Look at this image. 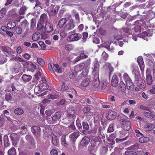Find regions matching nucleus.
<instances>
[{"instance_id":"obj_6","label":"nucleus","mask_w":155,"mask_h":155,"mask_svg":"<svg viewBox=\"0 0 155 155\" xmlns=\"http://www.w3.org/2000/svg\"><path fill=\"white\" fill-rule=\"evenodd\" d=\"M82 37V35L81 34L74 33L68 36L67 38V40L69 42L76 41L81 39Z\"/></svg>"},{"instance_id":"obj_42","label":"nucleus","mask_w":155,"mask_h":155,"mask_svg":"<svg viewBox=\"0 0 155 155\" xmlns=\"http://www.w3.org/2000/svg\"><path fill=\"white\" fill-rule=\"evenodd\" d=\"M119 87L120 90L122 91H124L126 89V87L125 84L123 81H120L119 85Z\"/></svg>"},{"instance_id":"obj_59","label":"nucleus","mask_w":155,"mask_h":155,"mask_svg":"<svg viewBox=\"0 0 155 155\" xmlns=\"http://www.w3.org/2000/svg\"><path fill=\"white\" fill-rule=\"evenodd\" d=\"M73 48V46L71 44L67 45L65 46V48L67 50H71Z\"/></svg>"},{"instance_id":"obj_53","label":"nucleus","mask_w":155,"mask_h":155,"mask_svg":"<svg viewBox=\"0 0 155 155\" xmlns=\"http://www.w3.org/2000/svg\"><path fill=\"white\" fill-rule=\"evenodd\" d=\"M140 107L141 109L142 110H146L147 111H149V112L151 113H152L153 112V111L152 110H151L150 108L144 106L143 105H140Z\"/></svg>"},{"instance_id":"obj_8","label":"nucleus","mask_w":155,"mask_h":155,"mask_svg":"<svg viewBox=\"0 0 155 155\" xmlns=\"http://www.w3.org/2000/svg\"><path fill=\"white\" fill-rule=\"evenodd\" d=\"M135 81L137 86L141 89H143L145 87L146 84L144 80L141 77V76L135 79Z\"/></svg>"},{"instance_id":"obj_34","label":"nucleus","mask_w":155,"mask_h":155,"mask_svg":"<svg viewBox=\"0 0 155 155\" xmlns=\"http://www.w3.org/2000/svg\"><path fill=\"white\" fill-rule=\"evenodd\" d=\"M104 68H108L110 70V74L111 72L113 71V69L111 67L110 64L109 63L107 62L103 66Z\"/></svg>"},{"instance_id":"obj_63","label":"nucleus","mask_w":155,"mask_h":155,"mask_svg":"<svg viewBox=\"0 0 155 155\" xmlns=\"http://www.w3.org/2000/svg\"><path fill=\"white\" fill-rule=\"evenodd\" d=\"M2 50L4 52L8 53L10 51V49L9 48L7 47L2 46Z\"/></svg>"},{"instance_id":"obj_16","label":"nucleus","mask_w":155,"mask_h":155,"mask_svg":"<svg viewBox=\"0 0 155 155\" xmlns=\"http://www.w3.org/2000/svg\"><path fill=\"white\" fill-rule=\"evenodd\" d=\"M118 79L116 75H114L111 81V85L114 87H116L118 85Z\"/></svg>"},{"instance_id":"obj_33","label":"nucleus","mask_w":155,"mask_h":155,"mask_svg":"<svg viewBox=\"0 0 155 155\" xmlns=\"http://www.w3.org/2000/svg\"><path fill=\"white\" fill-rule=\"evenodd\" d=\"M40 36V33L38 32H35L32 35V39L34 41H36L38 40Z\"/></svg>"},{"instance_id":"obj_39","label":"nucleus","mask_w":155,"mask_h":155,"mask_svg":"<svg viewBox=\"0 0 155 155\" xmlns=\"http://www.w3.org/2000/svg\"><path fill=\"white\" fill-rule=\"evenodd\" d=\"M153 125L151 123L147 124L144 125V128L147 130H151L153 129Z\"/></svg>"},{"instance_id":"obj_37","label":"nucleus","mask_w":155,"mask_h":155,"mask_svg":"<svg viewBox=\"0 0 155 155\" xmlns=\"http://www.w3.org/2000/svg\"><path fill=\"white\" fill-rule=\"evenodd\" d=\"M53 68L55 71L58 73H61L62 71L61 68L59 67L58 64H54Z\"/></svg>"},{"instance_id":"obj_31","label":"nucleus","mask_w":155,"mask_h":155,"mask_svg":"<svg viewBox=\"0 0 155 155\" xmlns=\"http://www.w3.org/2000/svg\"><path fill=\"white\" fill-rule=\"evenodd\" d=\"M13 31L15 34L19 35L21 33L22 29L21 27L17 26L13 28Z\"/></svg>"},{"instance_id":"obj_47","label":"nucleus","mask_w":155,"mask_h":155,"mask_svg":"<svg viewBox=\"0 0 155 155\" xmlns=\"http://www.w3.org/2000/svg\"><path fill=\"white\" fill-rule=\"evenodd\" d=\"M7 58L3 55L0 56V64H2L7 61Z\"/></svg>"},{"instance_id":"obj_9","label":"nucleus","mask_w":155,"mask_h":155,"mask_svg":"<svg viewBox=\"0 0 155 155\" xmlns=\"http://www.w3.org/2000/svg\"><path fill=\"white\" fill-rule=\"evenodd\" d=\"M31 130L34 135L37 138L40 136L41 129L40 127L36 126H34L31 127Z\"/></svg>"},{"instance_id":"obj_11","label":"nucleus","mask_w":155,"mask_h":155,"mask_svg":"<svg viewBox=\"0 0 155 155\" xmlns=\"http://www.w3.org/2000/svg\"><path fill=\"white\" fill-rule=\"evenodd\" d=\"M10 137L12 141L13 146H15L17 145L18 140L20 138L19 136L16 133H12L10 134Z\"/></svg>"},{"instance_id":"obj_24","label":"nucleus","mask_w":155,"mask_h":155,"mask_svg":"<svg viewBox=\"0 0 155 155\" xmlns=\"http://www.w3.org/2000/svg\"><path fill=\"white\" fill-rule=\"evenodd\" d=\"M150 139L147 137L141 136L139 139V141L140 143H143L148 142L149 141Z\"/></svg>"},{"instance_id":"obj_57","label":"nucleus","mask_w":155,"mask_h":155,"mask_svg":"<svg viewBox=\"0 0 155 155\" xmlns=\"http://www.w3.org/2000/svg\"><path fill=\"white\" fill-rule=\"evenodd\" d=\"M125 154L126 155H138L136 152L132 151H126Z\"/></svg>"},{"instance_id":"obj_48","label":"nucleus","mask_w":155,"mask_h":155,"mask_svg":"<svg viewBox=\"0 0 155 155\" xmlns=\"http://www.w3.org/2000/svg\"><path fill=\"white\" fill-rule=\"evenodd\" d=\"M126 117L125 116L122 115L121 116H120V122L121 124H123L125 123V122H127L128 121L126 120Z\"/></svg>"},{"instance_id":"obj_22","label":"nucleus","mask_w":155,"mask_h":155,"mask_svg":"<svg viewBox=\"0 0 155 155\" xmlns=\"http://www.w3.org/2000/svg\"><path fill=\"white\" fill-rule=\"evenodd\" d=\"M84 63H81L80 64L76 65L74 68V71L75 73L80 71L84 68Z\"/></svg>"},{"instance_id":"obj_40","label":"nucleus","mask_w":155,"mask_h":155,"mask_svg":"<svg viewBox=\"0 0 155 155\" xmlns=\"http://www.w3.org/2000/svg\"><path fill=\"white\" fill-rule=\"evenodd\" d=\"M61 143L65 147H67L68 145V143L67 142L65 139V136H62L61 139Z\"/></svg>"},{"instance_id":"obj_54","label":"nucleus","mask_w":155,"mask_h":155,"mask_svg":"<svg viewBox=\"0 0 155 155\" xmlns=\"http://www.w3.org/2000/svg\"><path fill=\"white\" fill-rule=\"evenodd\" d=\"M36 2V4L35 6L34 7V8L35 9L36 8L40 7L41 9L43 8H42V5L41 3L38 1V0H36L35 1Z\"/></svg>"},{"instance_id":"obj_51","label":"nucleus","mask_w":155,"mask_h":155,"mask_svg":"<svg viewBox=\"0 0 155 155\" xmlns=\"http://www.w3.org/2000/svg\"><path fill=\"white\" fill-rule=\"evenodd\" d=\"M51 141L53 144L55 146L58 145L59 143L58 140L56 138H52Z\"/></svg>"},{"instance_id":"obj_38","label":"nucleus","mask_w":155,"mask_h":155,"mask_svg":"<svg viewBox=\"0 0 155 155\" xmlns=\"http://www.w3.org/2000/svg\"><path fill=\"white\" fill-rule=\"evenodd\" d=\"M29 23L26 20H24L21 23V25L22 28H25L28 26Z\"/></svg>"},{"instance_id":"obj_45","label":"nucleus","mask_w":155,"mask_h":155,"mask_svg":"<svg viewBox=\"0 0 155 155\" xmlns=\"http://www.w3.org/2000/svg\"><path fill=\"white\" fill-rule=\"evenodd\" d=\"M132 73L133 74H134L135 75V79L141 76L140 73L135 69H133Z\"/></svg>"},{"instance_id":"obj_13","label":"nucleus","mask_w":155,"mask_h":155,"mask_svg":"<svg viewBox=\"0 0 155 155\" xmlns=\"http://www.w3.org/2000/svg\"><path fill=\"white\" fill-rule=\"evenodd\" d=\"M79 135V132H74L71 134L69 136L71 141L74 143Z\"/></svg>"},{"instance_id":"obj_62","label":"nucleus","mask_w":155,"mask_h":155,"mask_svg":"<svg viewBox=\"0 0 155 155\" xmlns=\"http://www.w3.org/2000/svg\"><path fill=\"white\" fill-rule=\"evenodd\" d=\"M88 36V33L87 32H84L83 34V36L82 41L83 42L86 41V39L87 38Z\"/></svg>"},{"instance_id":"obj_35","label":"nucleus","mask_w":155,"mask_h":155,"mask_svg":"<svg viewBox=\"0 0 155 155\" xmlns=\"http://www.w3.org/2000/svg\"><path fill=\"white\" fill-rule=\"evenodd\" d=\"M143 114L145 117L147 118L153 119L154 118L155 116L149 112L145 111L143 112Z\"/></svg>"},{"instance_id":"obj_58","label":"nucleus","mask_w":155,"mask_h":155,"mask_svg":"<svg viewBox=\"0 0 155 155\" xmlns=\"http://www.w3.org/2000/svg\"><path fill=\"white\" fill-rule=\"evenodd\" d=\"M26 10V8L25 6L22 7V8H21L19 11V14L20 15H24Z\"/></svg>"},{"instance_id":"obj_55","label":"nucleus","mask_w":155,"mask_h":155,"mask_svg":"<svg viewBox=\"0 0 155 155\" xmlns=\"http://www.w3.org/2000/svg\"><path fill=\"white\" fill-rule=\"evenodd\" d=\"M48 99L54 100L58 98L59 96L57 95L50 94L48 95Z\"/></svg>"},{"instance_id":"obj_14","label":"nucleus","mask_w":155,"mask_h":155,"mask_svg":"<svg viewBox=\"0 0 155 155\" xmlns=\"http://www.w3.org/2000/svg\"><path fill=\"white\" fill-rule=\"evenodd\" d=\"M92 84L95 88H97L99 86L100 81L98 74H94Z\"/></svg>"},{"instance_id":"obj_29","label":"nucleus","mask_w":155,"mask_h":155,"mask_svg":"<svg viewBox=\"0 0 155 155\" xmlns=\"http://www.w3.org/2000/svg\"><path fill=\"white\" fill-rule=\"evenodd\" d=\"M8 15L12 18H15L17 16V14L14 9H12L8 12Z\"/></svg>"},{"instance_id":"obj_44","label":"nucleus","mask_w":155,"mask_h":155,"mask_svg":"<svg viewBox=\"0 0 155 155\" xmlns=\"http://www.w3.org/2000/svg\"><path fill=\"white\" fill-rule=\"evenodd\" d=\"M89 83V81L87 78H85L83 80L81 83V85L84 87H86L88 85Z\"/></svg>"},{"instance_id":"obj_49","label":"nucleus","mask_w":155,"mask_h":155,"mask_svg":"<svg viewBox=\"0 0 155 155\" xmlns=\"http://www.w3.org/2000/svg\"><path fill=\"white\" fill-rule=\"evenodd\" d=\"M97 126H95L94 127L91 128L90 131H89V133L91 134H95L97 131Z\"/></svg>"},{"instance_id":"obj_17","label":"nucleus","mask_w":155,"mask_h":155,"mask_svg":"<svg viewBox=\"0 0 155 155\" xmlns=\"http://www.w3.org/2000/svg\"><path fill=\"white\" fill-rule=\"evenodd\" d=\"M76 118V116L67 112L66 117L65 120H68L69 122H74Z\"/></svg>"},{"instance_id":"obj_5","label":"nucleus","mask_w":155,"mask_h":155,"mask_svg":"<svg viewBox=\"0 0 155 155\" xmlns=\"http://www.w3.org/2000/svg\"><path fill=\"white\" fill-rule=\"evenodd\" d=\"M123 78L126 82L127 89L130 90H133L134 85L128 75L127 73H124L123 75Z\"/></svg>"},{"instance_id":"obj_2","label":"nucleus","mask_w":155,"mask_h":155,"mask_svg":"<svg viewBox=\"0 0 155 155\" xmlns=\"http://www.w3.org/2000/svg\"><path fill=\"white\" fill-rule=\"evenodd\" d=\"M54 30L53 25L49 22L46 23L45 27L44 30L41 33L42 38L44 39L47 37V35L46 34L45 32L49 33L52 31Z\"/></svg>"},{"instance_id":"obj_1","label":"nucleus","mask_w":155,"mask_h":155,"mask_svg":"<svg viewBox=\"0 0 155 155\" xmlns=\"http://www.w3.org/2000/svg\"><path fill=\"white\" fill-rule=\"evenodd\" d=\"M54 6L51 5V6L48 8V12L50 19L51 20L56 19L57 18V15L59 8V6H56L54 8Z\"/></svg>"},{"instance_id":"obj_28","label":"nucleus","mask_w":155,"mask_h":155,"mask_svg":"<svg viewBox=\"0 0 155 155\" xmlns=\"http://www.w3.org/2000/svg\"><path fill=\"white\" fill-rule=\"evenodd\" d=\"M66 22L67 20L65 18H61L59 21L58 25L60 28H61Z\"/></svg>"},{"instance_id":"obj_60","label":"nucleus","mask_w":155,"mask_h":155,"mask_svg":"<svg viewBox=\"0 0 155 155\" xmlns=\"http://www.w3.org/2000/svg\"><path fill=\"white\" fill-rule=\"evenodd\" d=\"M102 56L104 60L106 61L108 57V55L105 51H104L102 54Z\"/></svg>"},{"instance_id":"obj_15","label":"nucleus","mask_w":155,"mask_h":155,"mask_svg":"<svg viewBox=\"0 0 155 155\" xmlns=\"http://www.w3.org/2000/svg\"><path fill=\"white\" fill-rule=\"evenodd\" d=\"M48 18L47 14L43 13L40 16V20L39 21L41 23L46 24L48 23Z\"/></svg>"},{"instance_id":"obj_30","label":"nucleus","mask_w":155,"mask_h":155,"mask_svg":"<svg viewBox=\"0 0 155 155\" xmlns=\"http://www.w3.org/2000/svg\"><path fill=\"white\" fill-rule=\"evenodd\" d=\"M31 75L24 74L22 77V79L25 82H28L31 79Z\"/></svg>"},{"instance_id":"obj_26","label":"nucleus","mask_w":155,"mask_h":155,"mask_svg":"<svg viewBox=\"0 0 155 155\" xmlns=\"http://www.w3.org/2000/svg\"><path fill=\"white\" fill-rule=\"evenodd\" d=\"M69 89V87L68 84H66L64 82H62L61 85V91H66Z\"/></svg>"},{"instance_id":"obj_4","label":"nucleus","mask_w":155,"mask_h":155,"mask_svg":"<svg viewBox=\"0 0 155 155\" xmlns=\"http://www.w3.org/2000/svg\"><path fill=\"white\" fill-rule=\"evenodd\" d=\"M61 116V112L60 111L56 112L50 119H47V121L50 124H53L57 123L60 119Z\"/></svg>"},{"instance_id":"obj_25","label":"nucleus","mask_w":155,"mask_h":155,"mask_svg":"<svg viewBox=\"0 0 155 155\" xmlns=\"http://www.w3.org/2000/svg\"><path fill=\"white\" fill-rule=\"evenodd\" d=\"M4 145L5 147H7L10 145L8 137L6 135L4 137Z\"/></svg>"},{"instance_id":"obj_3","label":"nucleus","mask_w":155,"mask_h":155,"mask_svg":"<svg viewBox=\"0 0 155 155\" xmlns=\"http://www.w3.org/2000/svg\"><path fill=\"white\" fill-rule=\"evenodd\" d=\"M48 85L45 82H43L36 86L34 89V92L37 94H39L40 92L47 89Z\"/></svg>"},{"instance_id":"obj_50","label":"nucleus","mask_w":155,"mask_h":155,"mask_svg":"<svg viewBox=\"0 0 155 155\" xmlns=\"http://www.w3.org/2000/svg\"><path fill=\"white\" fill-rule=\"evenodd\" d=\"M37 61L38 63L41 66H43L45 64L44 60L41 58H38Z\"/></svg>"},{"instance_id":"obj_46","label":"nucleus","mask_w":155,"mask_h":155,"mask_svg":"<svg viewBox=\"0 0 155 155\" xmlns=\"http://www.w3.org/2000/svg\"><path fill=\"white\" fill-rule=\"evenodd\" d=\"M99 65L98 64V63L97 62H96L94 64V69L93 70V71L94 73L95 72H96L95 73V74H97V72L99 71Z\"/></svg>"},{"instance_id":"obj_12","label":"nucleus","mask_w":155,"mask_h":155,"mask_svg":"<svg viewBox=\"0 0 155 155\" xmlns=\"http://www.w3.org/2000/svg\"><path fill=\"white\" fill-rule=\"evenodd\" d=\"M25 139L27 141L30 143L31 146V148H35L34 139L33 137L30 135H27L25 136Z\"/></svg>"},{"instance_id":"obj_43","label":"nucleus","mask_w":155,"mask_h":155,"mask_svg":"<svg viewBox=\"0 0 155 155\" xmlns=\"http://www.w3.org/2000/svg\"><path fill=\"white\" fill-rule=\"evenodd\" d=\"M14 112L16 114L21 115L23 113L24 111L22 109L17 108L14 110Z\"/></svg>"},{"instance_id":"obj_7","label":"nucleus","mask_w":155,"mask_h":155,"mask_svg":"<svg viewBox=\"0 0 155 155\" xmlns=\"http://www.w3.org/2000/svg\"><path fill=\"white\" fill-rule=\"evenodd\" d=\"M103 115L107 120H111L114 119L116 117L117 114L114 111L109 110L103 114Z\"/></svg>"},{"instance_id":"obj_10","label":"nucleus","mask_w":155,"mask_h":155,"mask_svg":"<svg viewBox=\"0 0 155 155\" xmlns=\"http://www.w3.org/2000/svg\"><path fill=\"white\" fill-rule=\"evenodd\" d=\"M75 26V24L74 20L70 19L65 26V30L67 31H69L73 29Z\"/></svg>"},{"instance_id":"obj_21","label":"nucleus","mask_w":155,"mask_h":155,"mask_svg":"<svg viewBox=\"0 0 155 155\" xmlns=\"http://www.w3.org/2000/svg\"><path fill=\"white\" fill-rule=\"evenodd\" d=\"M121 126L124 130H129L131 128V123L128 121L122 124Z\"/></svg>"},{"instance_id":"obj_18","label":"nucleus","mask_w":155,"mask_h":155,"mask_svg":"<svg viewBox=\"0 0 155 155\" xmlns=\"http://www.w3.org/2000/svg\"><path fill=\"white\" fill-rule=\"evenodd\" d=\"M90 139L86 137H84L82 139L80 144L82 146H86L89 143L90 141Z\"/></svg>"},{"instance_id":"obj_41","label":"nucleus","mask_w":155,"mask_h":155,"mask_svg":"<svg viewBox=\"0 0 155 155\" xmlns=\"http://www.w3.org/2000/svg\"><path fill=\"white\" fill-rule=\"evenodd\" d=\"M67 112L74 115H75L76 111L74 107H71L67 110Z\"/></svg>"},{"instance_id":"obj_36","label":"nucleus","mask_w":155,"mask_h":155,"mask_svg":"<svg viewBox=\"0 0 155 155\" xmlns=\"http://www.w3.org/2000/svg\"><path fill=\"white\" fill-rule=\"evenodd\" d=\"M8 154L9 155H16V150L14 147H12L8 151Z\"/></svg>"},{"instance_id":"obj_19","label":"nucleus","mask_w":155,"mask_h":155,"mask_svg":"<svg viewBox=\"0 0 155 155\" xmlns=\"http://www.w3.org/2000/svg\"><path fill=\"white\" fill-rule=\"evenodd\" d=\"M137 61L141 70L143 71L144 68V65L143 58L141 57H139L137 58Z\"/></svg>"},{"instance_id":"obj_64","label":"nucleus","mask_w":155,"mask_h":155,"mask_svg":"<svg viewBox=\"0 0 155 155\" xmlns=\"http://www.w3.org/2000/svg\"><path fill=\"white\" fill-rule=\"evenodd\" d=\"M35 78L38 80L41 77V73L40 71H38L34 75Z\"/></svg>"},{"instance_id":"obj_23","label":"nucleus","mask_w":155,"mask_h":155,"mask_svg":"<svg viewBox=\"0 0 155 155\" xmlns=\"http://www.w3.org/2000/svg\"><path fill=\"white\" fill-rule=\"evenodd\" d=\"M153 82L151 74H146V83L149 85L152 84Z\"/></svg>"},{"instance_id":"obj_32","label":"nucleus","mask_w":155,"mask_h":155,"mask_svg":"<svg viewBox=\"0 0 155 155\" xmlns=\"http://www.w3.org/2000/svg\"><path fill=\"white\" fill-rule=\"evenodd\" d=\"M82 126L83 129V131H85L89 130V125L88 123L87 122H83V123H82Z\"/></svg>"},{"instance_id":"obj_61","label":"nucleus","mask_w":155,"mask_h":155,"mask_svg":"<svg viewBox=\"0 0 155 155\" xmlns=\"http://www.w3.org/2000/svg\"><path fill=\"white\" fill-rule=\"evenodd\" d=\"M91 109L88 107H85L83 108V111L84 114H86L90 111Z\"/></svg>"},{"instance_id":"obj_52","label":"nucleus","mask_w":155,"mask_h":155,"mask_svg":"<svg viewBox=\"0 0 155 155\" xmlns=\"http://www.w3.org/2000/svg\"><path fill=\"white\" fill-rule=\"evenodd\" d=\"M144 23V20L142 19L141 18L140 20H137L135 21L134 23V25H143Z\"/></svg>"},{"instance_id":"obj_20","label":"nucleus","mask_w":155,"mask_h":155,"mask_svg":"<svg viewBox=\"0 0 155 155\" xmlns=\"http://www.w3.org/2000/svg\"><path fill=\"white\" fill-rule=\"evenodd\" d=\"M121 3V2L116 3L113 4L111 6H109L107 8V11L108 12H111L112 11H114L115 10L116 8L117 7H118L119 5H120Z\"/></svg>"},{"instance_id":"obj_27","label":"nucleus","mask_w":155,"mask_h":155,"mask_svg":"<svg viewBox=\"0 0 155 155\" xmlns=\"http://www.w3.org/2000/svg\"><path fill=\"white\" fill-rule=\"evenodd\" d=\"M44 23H41L38 21L37 27V30L41 31V33L44 30L45 27L43 25Z\"/></svg>"},{"instance_id":"obj_56","label":"nucleus","mask_w":155,"mask_h":155,"mask_svg":"<svg viewBox=\"0 0 155 155\" xmlns=\"http://www.w3.org/2000/svg\"><path fill=\"white\" fill-rule=\"evenodd\" d=\"M76 73L75 72H69L68 76L71 79H73L74 78L75 76L76 75Z\"/></svg>"}]
</instances>
